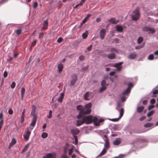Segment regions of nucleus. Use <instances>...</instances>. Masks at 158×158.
I'll return each instance as SVG.
<instances>
[{
    "instance_id": "obj_1",
    "label": "nucleus",
    "mask_w": 158,
    "mask_h": 158,
    "mask_svg": "<svg viewBox=\"0 0 158 158\" xmlns=\"http://www.w3.org/2000/svg\"><path fill=\"white\" fill-rule=\"evenodd\" d=\"M82 115L78 114L77 116L78 118L77 121L76 125L77 126H79L84 123L88 124L92 122L93 123L95 126H98L105 120L104 118L100 117L94 116L91 115L87 116H83Z\"/></svg>"
},
{
    "instance_id": "obj_2",
    "label": "nucleus",
    "mask_w": 158,
    "mask_h": 158,
    "mask_svg": "<svg viewBox=\"0 0 158 158\" xmlns=\"http://www.w3.org/2000/svg\"><path fill=\"white\" fill-rule=\"evenodd\" d=\"M92 104L90 103L86 104L85 106L79 105L77 107V109L80 111L79 114L83 115L89 114L91 112Z\"/></svg>"
},
{
    "instance_id": "obj_3",
    "label": "nucleus",
    "mask_w": 158,
    "mask_h": 158,
    "mask_svg": "<svg viewBox=\"0 0 158 158\" xmlns=\"http://www.w3.org/2000/svg\"><path fill=\"white\" fill-rule=\"evenodd\" d=\"M133 86V84L132 83H129L128 84V87L120 94L119 97L122 102L126 100L127 97V96L130 92L131 88H132Z\"/></svg>"
},
{
    "instance_id": "obj_4",
    "label": "nucleus",
    "mask_w": 158,
    "mask_h": 158,
    "mask_svg": "<svg viewBox=\"0 0 158 158\" xmlns=\"http://www.w3.org/2000/svg\"><path fill=\"white\" fill-rule=\"evenodd\" d=\"M139 8L137 7L135 10H134L131 15L132 20H135L139 19Z\"/></svg>"
},
{
    "instance_id": "obj_5",
    "label": "nucleus",
    "mask_w": 158,
    "mask_h": 158,
    "mask_svg": "<svg viewBox=\"0 0 158 158\" xmlns=\"http://www.w3.org/2000/svg\"><path fill=\"white\" fill-rule=\"evenodd\" d=\"M29 128L31 130H32L33 128H32L30 127H27L26 128V130L25 131L23 135L24 138L26 141H27L29 139L31 134V131H29L28 130Z\"/></svg>"
},
{
    "instance_id": "obj_6",
    "label": "nucleus",
    "mask_w": 158,
    "mask_h": 158,
    "mask_svg": "<svg viewBox=\"0 0 158 158\" xmlns=\"http://www.w3.org/2000/svg\"><path fill=\"white\" fill-rule=\"evenodd\" d=\"M143 31L146 32H149V33L153 34L155 32V29L148 26H144L142 27Z\"/></svg>"
},
{
    "instance_id": "obj_7",
    "label": "nucleus",
    "mask_w": 158,
    "mask_h": 158,
    "mask_svg": "<svg viewBox=\"0 0 158 158\" xmlns=\"http://www.w3.org/2000/svg\"><path fill=\"white\" fill-rule=\"evenodd\" d=\"M124 114V109L123 108H121L120 111L119 115L118 118L110 119V120L113 122H117L122 117Z\"/></svg>"
},
{
    "instance_id": "obj_8",
    "label": "nucleus",
    "mask_w": 158,
    "mask_h": 158,
    "mask_svg": "<svg viewBox=\"0 0 158 158\" xmlns=\"http://www.w3.org/2000/svg\"><path fill=\"white\" fill-rule=\"evenodd\" d=\"M123 62H120L118 63H116L114 64H113L112 65V67H114L116 68V71H119L122 69V66H120L123 64Z\"/></svg>"
},
{
    "instance_id": "obj_9",
    "label": "nucleus",
    "mask_w": 158,
    "mask_h": 158,
    "mask_svg": "<svg viewBox=\"0 0 158 158\" xmlns=\"http://www.w3.org/2000/svg\"><path fill=\"white\" fill-rule=\"evenodd\" d=\"M103 137L105 138V143L104 145V148L106 149H108L109 148L110 143L106 135H104Z\"/></svg>"
},
{
    "instance_id": "obj_10",
    "label": "nucleus",
    "mask_w": 158,
    "mask_h": 158,
    "mask_svg": "<svg viewBox=\"0 0 158 158\" xmlns=\"http://www.w3.org/2000/svg\"><path fill=\"white\" fill-rule=\"evenodd\" d=\"M77 79V76L76 74H73L72 76V80L70 82V85H73Z\"/></svg>"
},
{
    "instance_id": "obj_11",
    "label": "nucleus",
    "mask_w": 158,
    "mask_h": 158,
    "mask_svg": "<svg viewBox=\"0 0 158 158\" xmlns=\"http://www.w3.org/2000/svg\"><path fill=\"white\" fill-rule=\"evenodd\" d=\"M71 133L73 135V136H77L80 132V131L77 128L72 129L71 130Z\"/></svg>"
},
{
    "instance_id": "obj_12",
    "label": "nucleus",
    "mask_w": 158,
    "mask_h": 158,
    "mask_svg": "<svg viewBox=\"0 0 158 158\" xmlns=\"http://www.w3.org/2000/svg\"><path fill=\"white\" fill-rule=\"evenodd\" d=\"M106 30L105 29H102L100 32V35L101 39L102 40H103L106 35Z\"/></svg>"
},
{
    "instance_id": "obj_13",
    "label": "nucleus",
    "mask_w": 158,
    "mask_h": 158,
    "mask_svg": "<svg viewBox=\"0 0 158 158\" xmlns=\"http://www.w3.org/2000/svg\"><path fill=\"white\" fill-rule=\"evenodd\" d=\"M137 54L135 52L130 53L128 56V58L130 59H134L136 58Z\"/></svg>"
},
{
    "instance_id": "obj_14",
    "label": "nucleus",
    "mask_w": 158,
    "mask_h": 158,
    "mask_svg": "<svg viewBox=\"0 0 158 158\" xmlns=\"http://www.w3.org/2000/svg\"><path fill=\"white\" fill-rule=\"evenodd\" d=\"M37 117H33L31 123H30V125L33 127H34L36 124Z\"/></svg>"
},
{
    "instance_id": "obj_15",
    "label": "nucleus",
    "mask_w": 158,
    "mask_h": 158,
    "mask_svg": "<svg viewBox=\"0 0 158 158\" xmlns=\"http://www.w3.org/2000/svg\"><path fill=\"white\" fill-rule=\"evenodd\" d=\"M109 22L112 24H116L118 22L119 20L116 19L115 18H113L108 20Z\"/></svg>"
},
{
    "instance_id": "obj_16",
    "label": "nucleus",
    "mask_w": 158,
    "mask_h": 158,
    "mask_svg": "<svg viewBox=\"0 0 158 158\" xmlns=\"http://www.w3.org/2000/svg\"><path fill=\"white\" fill-rule=\"evenodd\" d=\"M113 143L114 145H118L121 143V139L119 138H117L115 140L113 141Z\"/></svg>"
},
{
    "instance_id": "obj_17",
    "label": "nucleus",
    "mask_w": 158,
    "mask_h": 158,
    "mask_svg": "<svg viewBox=\"0 0 158 158\" xmlns=\"http://www.w3.org/2000/svg\"><path fill=\"white\" fill-rule=\"evenodd\" d=\"M16 141L15 139L14 138H12L11 142H10L9 144V148H11L13 145H14L16 143Z\"/></svg>"
},
{
    "instance_id": "obj_18",
    "label": "nucleus",
    "mask_w": 158,
    "mask_h": 158,
    "mask_svg": "<svg viewBox=\"0 0 158 158\" xmlns=\"http://www.w3.org/2000/svg\"><path fill=\"white\" fill-rule=\"evenodd\" d=\"M64 96V94L63 93H61L60 94L59 97L58 98V101L59 102H61L62 101V99L63 98Z\"/></svg>"
},
{
    "instance_id": "obj_19",
    "label": "nucleus",
    "mask_w": 158,
    "mask_h": 158,
    "mask_svg": "<svg viewBox=\"0 0 158 158\" xmlns=\"http://www.w3.org/2000/svg\"><path fill=\"white\" fill-rule=\"evenodd\" d=\"M116 57V55L114 53H111L108 54V58L110 59H113Z\"/></svg>"
},
{
    "instance_id": "obj_20",
    "label": "nucleus",
    "mask_w": 158,
    "mask_h": 158,
    "mask_svg": "<svg viewBox=\"0 0 158 158\" xmlns=\"http://www.w3.org/2000/svg\"><path fill=\"white\" fill-rule=\"evenodd\" d=\"M116 30L119 32H121L123 31V27L122 26L117 25L116 26Z\"/></svg>"
},
{
    "instance_id": "obj_21",
    "label": "nucleus",
    "mask_w": 158,
    "mask_h": 158,
    "mask_svg": "<svg viewBox=\"0 0 158 158\" xmlns=\"http://www.w3.org/2000/svg\"><path fill=\"white\" fill-rule=\"evenodd\" d=\"M58 71L59 73H61L63 69V65L61 63L59 64L58 65Z\"/></svg>"
},
{
    "instance_id": "obj_22",
    "label": "nucleus",
    "mask_w": 158,
    "mask_h": 158,
    "mask_svg": "<svg viewBox=\"0 0 158 158\" xmlns=\"http://www.w3.org/2000/svg\"><path fill=\"white\" fill-rule=\"evenodd\" d=\"M89 92H86L84 95V99L86 100H89Z\"/></svg>"
},
{
    "instance_id": "obj_23",
    "label": "nucleus",
    "mask_w": 158,
    "mask_h": 158,
    "mask_svg": "<svg viewBox=\"0 0 158 158\" xmlns=\"http://www.w3.org/2000/svg\"><path fill=\"white\" fill-rule=\"evenodd\" d=\"M88 31H85L82 34V37L83 39H85L88 36Z\"/></svg>"
},
{
    "instance_id": "obj_24",
    "label": "nucleus",
    "mask_w": 158,
    "mask_h": 158,
    "mask_svg": "<svg viewBox=\"0 0 158 158\" xmlns=\"http://www.w3.org/2000/svg\"><path fill=\"white\" fill-rule=\"evenodd\" d=\"M153 124L152 123H149L145 124L144 125V127H150L153 125Z\"/></svg>"
},
{
    "instance_id": "obj_25",
    "label": "nucleus",
    "mask_w": 158,
    "mask_h": 158,
    "mask_svg": "<svg viewBox=\"0 0 158 158\" xmlns=\"http://www.w3.org/2000/svg\"><path fill=\"white\" fill-rule=\"evenodd\" d=\"M74 139V141H73V144H74L75 145H77L78 143V139H77V136H73Z\"/></svg>"
},
{
    "instance_id": "obj_26",
    "label": "nucleus",
    "mask_w": 158,
    "mask_h": 158,
    "mask_svg": "<svg viewBox=\"0 0 158 158\" xmlns=\"http://www.w3.org/2000/svg\"><path fill=\"white\" fill-rule=\"evenodd\" d=\"M144 107L143 106H141L140 107H138L137 108V111L138 113H141L143 110L144 109Z\"/></svg>"
},
{
    "instance_id": "obj_27",
    "label": "nucleus",
    "mask_w": 158,
    "mask_h": 158,
    "mask_svg": "<svg viewBox=\"0 0 158 158\" xmlns=\"http://www.w3.org/2000/svg\"><path fill=\"white\" fill-rule=\"evenodd\" d=\"M121 106V104L120 102H118L117 104V106L116 108V109L120 113V107Z\"/></svg>"
},
{
    "instance_id": "obj_28",
    "label": "nucleus",
    "mask_w": 158,
    "mask_h": 158,
    "mask_svg": "<svg viewBox=\"0 0 158 158\" xmlns=\"http://www.w3.org/2000/svg\"><path fill=\"white\" fill-rule=\"evenodd\" d=\"M106 86H102L100 88L99 92L100 93L102 92L103 91H104L106 89Z\"/></svg>"
},
{
    "instance_id": "obj_29",
    "label": "nucleus",
    "mask_w": 158,
    "mask_h": 158,
    "mask_svg": "<svg viewBox=\"0 0 158 158\" xmlns=\"http://www.w3.org/2000/svg\"><path fill=\"white\" fill-rule=\"evenodd\" d=\"M143 39L141 36H139L137 42L138 44H140L143 41Z\"/></svg>"
},
{
    "instance_id": "obj_30",
    "label": "nucleus",
    "mask_w": 158,
    "mask_h": 158,
    "mask_svg": "<svg viewBox=\"0 0 158 158\" xmlns=\"http://www.w3.org/2000/svg\"><path fill=\"white\" fill-rule=\"evenodd\" d=\"M52 154L51 153L47 154L46 156L44 157L43 158H52Z\"/></svg>"
},
{
    "instance_id": "obj_31",
    "label": "nucleus",
    "mask_w": 158,
    "mask_h": 158,
    "mask_svg": "<svg viewBox=\"0 0 158 158\" xmlns=\"http://www.w3.org/2000/svg\"><path fill=\"white\" fill-rule=\"evenodd\" d=\"M106 152V149L103 148V150L100 153V154H99V155L100 156L103 155L104 154H105V153Z\"/></svg>"
},
{
    "instance_id": "obj_32",
    "label": "nucleus",
    "mask_w": 158,
    "mask_h": 158,
    "mask_svg": "<svg viewBox=\"0 0 158 158\" xmlns=\"http://www.w3.org/2000/svg\"><path fill=\"white\" fill-rule=\"evenodd\" d=\"M154 58L153 55V54H151L148 57L147 59L148 60H152L154 59Z\"/></svg>"
},
{
    "instance_id": "obj_33",
    "label": "nucleus",
    "mask_w": 158,
    "mask_h": 158,
    "mask_svg": "<svg viewBox=\"0 0 158 158\" xmlns=\"http://www.w3.org/2000/svg\"><path fill=\"white\" fill-rule=\"evenodd\" d=\"M91 15L90 14H88L86 16L85 18L83 19V20L82 22V23H84L85 21H86V20H87V19L89 18L90 16H91Z\"/></svg>"
},
{
    "instance_id": "obj_34",
    "label": "nucleus",
    "mask_w": 158,
    "mask_h": 158,
    "mask_svg": "<svg viewBox=\"0 0 158 158\" xmlns=\"http://www.w3.org/2000/svg\"><path fill=\"white\" fill-rule=\"evenodd\" d=\"M154 112V110L150 111L147 114V116L148 117H149L151 116L153 114Z\"/></svg>"
},
{
    "instance_id": "obj_35",
    "label": "nucleus",
    "mask_w": 158,
    "mask_h": 158,
    "mask_svg": "<svg viewBox=\"0 0 158 158\" xmlns=\"http://www.w3.org/2000/svg\"><path fill=\"white\" fill-rule=\"evenodd\" d=\"M48 134L46 132H44L41 135V137L43 138H45L48 136Z\"/></svg>"
},
{
    "instance_id": "obj_36",
    "label": "nucleus",
    "mask_w": 158,
    "mask_h": 158,
    "mask_svg": "<svg viewBox=\"0 0 158 158\" xmlns=\"http://www.w3.org/2000/svg\"><path fill=\"white\" fill-rule=\"evenodd\" d=\"M101 86H106L107 85L106 84V81L105 80H103L101 82Z\"/></svg>"
},
{
    "instance_id": "obj_37",
    "label": "nucleus",
    "mask_w": 158,
    "mask_h": 158,
    "mask_svg": "<svg viewBox=\"0 0 158 158\" xmlns=\"http://www.w3.org/2000/svg\"><path fill=\"white\" fill-rule=\"evenodd\" d=\"M16 32L17 34L18 35H20L21 33V30L20 29H19L16 30Z\"/></svg>"
},
{
    "instance_id": "obj_38",
    "label": "nucleus",
    "mask_w": 158,
    "mask_h": 158,
    "mask_svg": "<svg viewBox=\"0 0 158 158\" xmlns=\"http://www.w3.org/2000/svg\"><path fill=\"white\" fill-rule=\"evenodd\" d=\"M25 89L24 87H22L21 89V94L24 95L25 93Z\"/></svg>"
},
{
    "instance_id": "obj_39",
    "label": "nucleus",
    "mask_w": 158,
    "mask_h": 158,
    "mask_svg": "<svg viewBox=\"0 0 158 158\" xmlns=\"http://www.w3.org/2000/svg\"><path fill=\"white\" fill-rule=\"evenodd\" d=\"M35 111L32 110L31 114V115L33 116V117H37L36 115L35 114Z\"/></svg>"
},
{
    "instance_id": "obj_40",
    "label": "nucleus",
    "mask_w": 158,
    "mask_h": 158,
    "mask_svg": "<svg viewBox=\"0 0 158 158\" xmlns=\"http://www.w3.org/2000/svg\"><path fill=\"white\" fill-rule=\"evenodd\" d=\"M29 146V144H27L26 146L24 148H23V152H25L26 151L27 149H28V147Z\"/></svg>"
},
{
    "instance_id": "obj_41",
    "label": "nucleus",
    "mask_w": 158,
    "mask_h": 158,
    "mask_svg": "<svg viewBox=\"0 0 158 158\" xmlns=\"http://www.w3.org/2000/svg\"><path fill=\"white\" fill-rule=\"evenodd\" d=\"M52 110H50L49 111V114L47 116L48 118H50L52 116Z\"/></svg>"
},
{
    "instance_id": "obj_42",
    "label": "nucleus",
    "mask_w": 158,
    "mask_h": 158,
    "mask_svg": "<svg viewBox=\"0 0 158 158\" xmlns=\"http://www.w3.org/2000/svg\"><path fill=\"white\" fill-rule=\"evenodd\" d=\"M38 3L37 2H35L33 4V6L34 8H35L37 7L38 6Z\"/></svg>"
},
{
    "instance_id": "obj_43",
    "label": "nucleus",
    "mask_w": 158,
    "mask_h": 158,
    "mask_svg": "<svg viewBox=\"0 0 158 158\" xmlns=\"http://www.w3.org/2000/svg\"><path fill=\"white\" fill-rule=\"evenodd\" d=\"M15 82L13 81L12 82L11 85V88H14L15 86Z\"/></svg>"
},
{
    "instance_id": "obj_44",
    "label": "nucleus",
    "mask_w": 158,
    "mask_h": 158,
    "mask_svg": "<svg viewBox=\"0 0 158 158\" xmlns=\"http://www.w3.org/2000/svg\"><path fill=\"white\" fill-rule=\"evenodd\" d=\"M8 0H1L0 1V3L1 4H3L7 2Z\"/></svg>"
},
{
    "instance_id": "obj_45",
    "label": "nucleus",
    "mask_w": 158,
    "mask_h": 158,
    "mask_svg": "<svg viewBox=\"0 0 158 158\" xmlns=\"http://www.w3.org/2000/svg\"><path fill=\"white\" fill-rule=\"evenodd\" d=\"M110 51L111 52H118V50L116 49L115 48H112L110 50Z\"/></svg>"
},
{
    "instance_id": "obj_46",
    "label": "nucleus",
    "mask_w": 158,
    "mask_h": 158,
    "mask_svg": "<svg viewBox=\"0 0 158 158\" xmlns=\"http://www.w3.org/2000/svg\"><path fill=\"white\" fill-rule=\"evenodd\" d=\"M88 66H85V67L83 68L82 69V71H86L87 69L88 68Z\"/></svg>"
},
{
    "instance_id": "obj_47",
    "label": "nucleus",
    "mask_w": 158,
    "mask_h": 158,
    "mask_svg": "<svg viewBox=\"0 0 158 158\" xmlns=\"http://www.w3.org/2000/svg\"><path fill=\"white\" fill-rule=\"evenodd\" d=\"M8 113L10 115L12 114L13 113V111L11 109H10L8 111Z\"/></svg>"
},
{
    "instance_id": "obj_48",
    "label": "nucleus",
    "mask_w": 158,
    "mask_h": 158,
    "mask_svg": "<svg viewBox=\"0 0 158 158\" xmlns=\"http://www.w3.org/2000/svg\"><path fill=\"white\" fill-rule=\"evenodd\" d=\"M8 75V73L6 71H5L3 73V76L5 78Z\"/></svg>"
},
{
    "instance_id": "obj_49",
    "label": "nucleus",
    "mask_w": 158,
    "mask_h": 158,
    "mask_svg": "<svg viewBox=\"0 0 158 158\" xmlns=\"http://www.w3.org/2000/svg\"><path fill=\"white\" fill-rule=\"evenodd\" d=\"M62 40H63V39L62 38L59 37L57 39V42L59 43H60L62 41Z\"/></svg>"
},
{
    "instance_id": "obj_50",
    "label": "nucleus",
    "mask_w": 158,
    "mask_h": 158,
    "mask_svg": "<svg viewBox=\"0 0 158 158\" xmlns=\"http://www.w3.org/2000/svg\"><path fill=\"white\" fill-rule=\"evenodd\" d=\"M73 149L72 148H70L69 149V156H71L72 155L73 152Z\"/></svg>"
},
{
    "instance_id": "obj_51",
    "label": "nucleus",
    "mask_w": 158,
    "mask_h": 158,
    "mask_svg": "<svg viewBox=\"0 0 158 158\" xmlns=\"http://www.w3.org/2000/svg\"><path fill=\"white\" fill-rule=\"evenodd\" d=\"M25 112H26L25 109H23V111L22 113L21 116L24 117L25 116Z\"/></svg>"
},
{
    "instance_id": "obj_52",
    "label": "nucleus",
    "mask_w": 158,
    "mask_h": 158,
    "mask_svg": "<svg viewBox=\"0 0 158 158\" xmlns=\"http://www.w3.org/2000/svg\"><path fill=\"white\" fill-rule=\"evenodd\" d=\"M84 59V56L82 55L80 56L79 57V59L81 61H83Z\"/></svg>"
},
{
    "instance_id": "obj_53",
    "label": "nucleus",
    "mask_w": 158,
    "mask_h": 158,
    "mask_svg": "<svg viewBox=\"0 0 158 158\" xmlns=\"http://www.w3.org/2000/svg\"><path fill=\"white\" fill-rule=\"evenodd\" d=\"M146 118V117L145 116H143L139 118V120L140 121H143Z\"/></svg>"
},
{
    "instance_id": "obj_54",
    "label": "nucleus",
    "mask_w": 158,
    "mask_h": 158,
    "mask_svg": "<svg viewBox=\"0 0 158 158\" xmlns=\"http://www.w3.org/2000/svg\"><path fill=\"white\" fill-rule=\"evenodd\" d=\"M155 100L154 99H152L150 100V103L153 104L155 103Z\"/></svg>"
},
{
    "instance_id": "obj_55",
    "label": "nucleus",
    "mask_w": 158,
    "mask_h": 158,
    "mask_svg": "<svg viewBox=\"0 0 158 158\" xmlns=\"http://www.w3.org/2000/svg\"><path fill=\"white\" fill-rule=\"evenodd\" d=\"M154 107V105H150L148 106V110H149L151 109H152Z\"/></svg>"
},
{
    "instance_id": "obj_56",
    "label": "nucleus",
    "mask_w": 158,
    "mask_h": 158,
    "mask_svg": "<svg viewBox=\"0 0 158 158\" xmlns=\"http://www.w3.org/2000/svg\"><path fill=\"white\" fill-rule=\"evenodd\" d=\"M24 117L21 116V118L20 122L21 123H22L24 121Z\"/></svg>"
},
{
    "instance_id": "obj_57",
    "label": "nucleus",
    "mask_w": 158,
    "mask_h": 158,
    "mask_svg": "<svg viewBox=\"0 0 158 158\" xmlns=\"http://www.w3.org/2000/svg\"><path fill=\"white\" fill-rule=\"evenodd\" d=\"M36 42V40H35L32 44V46H34L35 45Z\"/></svg>"
},
{
    "instance_id": "obj_58",
    "label": "nucleus",
    "mask_w": 158,
    "mask_h": 158,
    "mask_svg": "<svg viewBox=\"0 0 158 158\" xmlns=\"http://www.w3.org/2000/svg\"><path fill=\"white\" fill-rule=\"evenodd\" d=\"M158 94V90H155L153 92V94Z\"/></svg>"
},
{
    "instance_id": "obj_59",
    "label": "nucleus",
    "mask_w": 158,
    "mask_h": 158,
    "mask_svg": "<svg viewBox=\"0 0 158 158\" xmlns=\"http://www.w3.org/2000/svg\"><path fill=\"white\" fill-rule=\"evenodd\" d=\"M61 158H69L65 154L62 155L61 156Z\"/></svg>"
},
{
    "instance_id": "obj_60",
    "label": "nucleus",
    "mask_w": 158,
    "mask_h": 158,
    "mask_svg": "<svg viewBox=\"0 0 158 158\" xmlns=\"http://www.w3.org/2000/svg\"><path fill=\"white\" fill-rule=\"evenodd\" d=\"M142 47V46H136L135 47V48L136 49H138L141 48Z\"/></svg>"
},
{
    "instance_id": "obj_61",
    "label": "nucleus",
    "mask_w": 158,
    "mask_h": 158,
    "mask_svg": "<svg viewBox=\"0 0 158 158\" xmlns=\"http://www.w3.org/2000/svg\"><path fill=\"white\" fill-rule=\"evenodd\" d=\"M114 41L116 43H119V40L118 39H115L114 40Z\"/></svg>"
},
{
    "instance_id": "obj_62",
    "label": "nucleus",
    "mask_w": 158,
    "mask_h": 158,
    "mask_svg": "<svg viewBox=\"0 0 158 158\" xmlns=\"http://www.w3.org/2000/svg\"><path fill=\"white\" fill-rule=\"evenodd\" d=\"M115 73V71L111 72L110 73V76H112L114 75Z\"/></svg>"
},
{
    "instance_id": "obj_63",
    "label": "nucleus",
    "mask_w": 158,
    "mask_h": 158,
    "mask_svg": "<svg viewBox=\"0 0 158 158\" xmlns=\"http://www.w3.org/2000/svg\"><path fill=\"white\" fill-rule=\"evenodd\" d=\"M92 47V45H91L90 46H89L87 48V49L89 51H90Z\"/></svg>"
},
{
    "instance_id": "obj_64",
    "label": "nucleus",
    "mask_w": 158,
    "mask_h": 158,
    "mask_svg": "<svg viewBox=\"0 0 158 158\" xmlns=\"http://www.w3.org/2000/svg\"><path fill=\"white\" fill-rule=\"evenodd\" d=\"M148 102V101L147 100H144L143 101V105H146Z\"/></svg>"
}]
</instances>
